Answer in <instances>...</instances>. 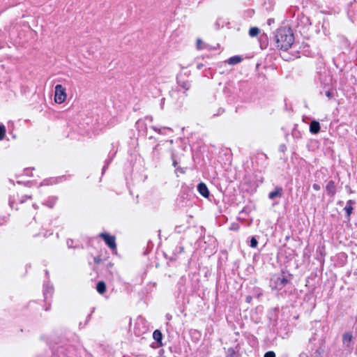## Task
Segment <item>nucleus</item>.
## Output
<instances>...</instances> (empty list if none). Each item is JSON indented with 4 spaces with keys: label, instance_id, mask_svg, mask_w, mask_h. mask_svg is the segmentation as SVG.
<instances>
[{
    "label": "nucleus",
    "instance_id": "nucleus-1",
    "mask_svg": "<svg viewBox=\"0 0 357 357\" xmlns=\"http://www.w3.org/2000/svg\"><path fill=\"white\" fill-rule=\"evenodd\" d=\"M275 39L277 47L284 50L290 48L294 41V34L291 30L286 27L278 29Z\"/></svg>",
    "mask_w": 357,
    "mask_h": 357
},
{
    "label": "nucleus",
    "instance_id": "nucleus-2",
    "mask_svg": "<svg viewBox=\"0 0 357 357\" xmlns=\"http://www.w3.org/2000/svg\"><path fill=\"white\" fill-rule=\"evenodd\" d=\"M66 88L61 84L56 85L54 98V102L58 104H61L66 101Z\"/></svg>",
    "mask_w": 357,
    "mask_h": 357
},
{
    "label": "nucleus",
    "instance_id": "nucleus-3",
    "mask_svg": "<svg viewBox=\"0 0 357 357\" xmlns=\"http://www.w3.org/2000/svg\"><path fill=\"white\" fill-rule=\"evenodd\" d=\"M100 236L104 239L107 245L112 249L116 248L115 237L105 233L100 234Z\"/></svg>",
    "mask_w": 357,
    "mask_h": 357
},
{
    "label": "nucleus",
    "instance_id": "nucleus-4",
    "mask_svg": "<svg viewBox=\"0 0 357 357\" xmlns=\"http://www.w3.org/2000/svg\"><path fill=\"white\" fill-rule=\"evenodd\" d=\"M198 190L203 197H208L209 196L208 188L204 183H201L199 184Z\"/></svg>",
    "mask_w": 357,
    "mask_h": 357
},
{
    "label": "nucleus",
    "instance_id": "nucleus-5",
    "mask_svg": "<svg viewBox=\"0 0 357 357\" xmlns=\"http://www.w3.org/2000/svg\"><path fill=\"white\" fill-rule=\"evenodd\" d=\"M282 189L281 188L277 187L275 190L270 192L268 195V197L271 199H273L275 197H280L282 196Z\"/></svg>",
    "mask_w": 357,
    "mask_h": 357
},
{
    "label": "nucleus",
    "instance_id": "nucleus-6",
    "mask_svg": "<svg viewBox=\"0 0 357 357\" xmlns=\"http://www.w3.org/2000/svg\"><path fill=\"white\" fill-rule=\"evenodd\" d=\"M319 130H320L319 123L316 121H313L310 123V132L314 134H317L319 132Z\"/></svg>",
    "mask_w": 357,
    "mask_h": 357
},
{
    "label": "nucleus",
    "instance_id": "nucleus-7",
    "mask_svg": "<svg viewBox=\"0 0 357 357\" xmlns=\"http://www.w3.org/2000/svg\"><path fill=\"white\" fill-rule=\"evenodd\" d=\"M352 340V335L350 333H346L343 335L342 342L344 345L349 347Z\"/></svg>",
    "mask_w": 357,
    "mask_h": 357
},
{
    "label": "nucleus",
    "instance_id": "nucleus-8",
    "mask_svg": "<svg viewBox=\"0 0 357 357\" xmlns=\"http://www.w3.org/2000/svg\"><path fill=\"white\" fill-rule=\"evenodd\" d=\"M96 289L98 292L100 293V294H104L106 291L105 283L102 281L98 282L97 284Z\"/></svg>",
    "mask_w": 357,
    "mask_h": 357
},
{
    "label": "nucleus",
    "instance_id": "nucleus-9",
    "mask_svg": "<svg viewBox=\"0 0 357 357\" xmlns=\"http://www.w3.org/2000/svg\"><path fill=\"white\" fill-rule=\"evenodd\" d=\"M242 59L239 56H234L229 59L228 63L230 65H235L240 63Z\"/></svg>",
    "mask_w": 357,
    "mask_h": 357
},
{
    "label": "nucleus",
    "instance_id": "nucleus-10",
    "mask_svg": "<svg viewBox=\"0 0 357 357\" xmlns=\"http://www.w3.org/2000/svg\"><path fill=\"white\" fill-rule=\"evenodd\" d=\"M326 190L331 195H333L335 194V185H334V183L333 181H330L327 184Z\"/></svg>",
    "mask_w": 357,
    "mask_h": 357
},
{
    "label": "nucleus",
    "instance_id": "nucleus-11",
    "mask_svg": "<svg viewBox=\"0 0 357 357\" xmlns=\"http://www.w3.org/2000/svg\"><path fill=\"white\" fill-rule=\"evenodd\" d=\"M153 337L155 340H156L157 342H159L162 340V333L159 330H155L153 332Z\"/></svg>",
    "mask_w": 357,
    "mask_h": 357
},
{
    "label": "nucleus",
    "instance_id": "nucleus-12",
    "mask_svg": "<svg viewBox=\"0 0 357 357\" xmlns=\"http://www.w3.org/2000/svg\"><path fill=\"white\" fill-rule=\"evenodd\" d=\"M352 202L350 200L347 202L344 209L347 211V215L349 216L352 212L353 208L351 206Z\"/></svg>",
    "mask_w": 357,
    "mask_h": 357
},
{
    "label": "nucleus",
    "instance_id": "nucleus-13",
    "mask_svg": "<svg viewBox=\"0 0 357 357\" xmlns=\"http://www.w3.org/2000/svg\"><path fill=\"white\" fill-rule=\"evenodd\" d=\"M259 33V29L257 27H252L249 31V35L252 37L256 36Z\"/></svg>",
    "mask_w": 357,
    "mask_h": 357
},
{
    "label": "nucleus",
    "instance_id": "nucleus-14",
    "mask_svg": "<svg viewBox=\"0 0 357 357\" xmlns=\"http://www.w3.org/2000/svg\"><path fill=\"white\" fill-rule=\"evenodd\" d=\"M6 135V128L3 125H0V140H2Z\"/></svg>",
    "mask_w": 357,
    "mask_h": 357
},
{
    "label": "nucleus",
    "instance_id": "nucleus-15",
    "mask_svg": "<svg viewBox=\"0 0 357 357\" xmlns=\"http://www.w3.org/2000/svg\"><path fill=\"white\" fill-rule=\"evenodd\" d=\"M257 245V241L256 240L255 238H252L251 241H250V246L252 248H255L256 246Z\"/></svg>",
    "mask_w": 357,
    "mask_h": 357
},
{
    "label": "nucleus",
    "instance_id": "nucleus-16",
    "mask_svg": "<svg viewBox=\"0 0 357 357\" xmlns=\"http://www.w3.org/2000/svg\"><path fill=\"white\" fill-rule=\"evenodd\" d=\"M197 48L200 50L202 48V40L200 38H198L196 42Z\"/></svg>",
    "mask_w": 357,
    "mask_h": 357
},
{
    "label": "nucleus",
    "instance_id": "nucleus-17",
    "mask_svg": "<svg viewBox=\"0 0 357 357\" xmlns=\"http://www.w3.org/2000/svg\"><path fill=\"white\" fill-rule=\"evenodd\" d=\"M264 357H275V354L273 351H268L264 354Z\"/></svg>",
    "mask_w": 357,
    "mask_h": 357
},
{
    "label": "nucleus",
    "instance_id": "nucleus-18",
    "mask_svg": "<svg viewBox=\"0 0 357 357\" xmlns=\"http://www.w3.org/2000/svg\"><path fill=\"white\" fill-rule=\"evenodd\" d=\"M279 281H280V283L282 285H284L286 283H287V280L284 279V278H282V279H278Z\"/></svg>",
    "mask_w": 357,
    "mask_h": 357
},
{
    "label": "nucleus",
    "instance_id": "nucleus-19",
    "mask_svg": "<svg viewBox=\"0 0 357 357\" xmlns=\"http://www.w3.org/2000/svg\"><path fill=\"white\" fill-rule=\"evenodd\" d=\"M312 187H313V188H314L315 190H317V191H318V190H320V186H319V185H318V184H316V183H315V184H314V185H313V186H312Z\"/></svg>",
    "mask_w": 357,
    "mask_h": 357
},
{
    "label": "nucleus",
    "instance_id": "nucleus-20",
    "mask_svg": "<svg viewBox=\"0 0 357 357\" xmlns=\"http://www.w3.org/2000/svg\"><path fill=\"white\" fill-rule=\"evenodd\" d=\"M251 301H252V297H251L250 296H248L246 297V301H247L248 303H250V302H251Z\"/></svg>",
    "mask_w": 357,
    "mask_h": 357
},
{
    "label": "nucleus",
    "instance_id": "nucleus-21",
    "mask_svg": "<svg viewBox=\"0 0 357 357\" xmlns=\"http://www.w3.org/2000/svg\"><path fill=\"white\" fill-rule=\"evenodd\" d=\"M326 95L328 97H330V96H331L330 92H327Z\"/></svg>",
    "mask_w": 357,
    "mask_h": 357
}]
</instances>
